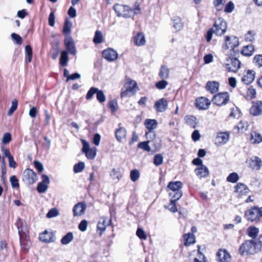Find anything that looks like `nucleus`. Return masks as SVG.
<instances>
[{
  "label": "nucleus",
  "instance_id": "nucleus-47",
  "mask_svg": "<svg viewBox=\"0 0 262 262\" xmlns=\"http://www.w3.org/2000/svg\"><path fill=\"white\" fill-rule=\"evenodd\" d=\"M255 32L254 31H249L245 36L246 41L249 42L253 41L255 39Z\"/></svg>",
  "mask_w": 262,
  "mask_h": 262
},
{
  "label": "nucleus",
  "instance_id": "nucleus-59",
  "mask_svg": "<svg viewBox=\"0 0 262 262\" xmlns=\"http://www.w3.org/2000/svg\"><path fill=\"white\" fill-rule=\"evenodd\" d=\"M10 181L13 188H18L19 187L18 181L16 176H13L11 177Z\"/></svg>",
  "mask_w": 262,
  "mask_h": 262
},
{
  "label": "nucleus",
  "instance_id": "nucleus-33",
  "mask_svg": "<svg viewBox=\"0 0 262 262\" xmlns=\"http://www.w3.org/2000/svg\"><path fill=\"white\" fill-rule=\"evenodd\" d=\"M116 137L118 141L120 142L126 136V131L123 127H120L115 132Z\"/></svg>",
  "mask_w": 262,
  "mask_h": 262
},
{
  "label": "nucleus",
  "instance_id": "nucleus-22",
  "mask_svg": "<svg viewBox=\"0 0 262 262\" xmlns=\"http://www.w3.org/2000/svg\"><path fill=\"white\" fill-rule=\"evenodd\" d=\"M220 83L216 81H208L206 84V89L211 94H214L218 92Z\"/></svg>",
  "mask_w": 262,
  "mask_h": 262
},
{
  "label": "nucleus",
  "instance_id": "nucleus-6",
  "mask_svg": "<svg viewBox=\"0 0 262 262\" xmlns=\"http://www.w3.org/2000/svg\"><path fill=\"white\" fill-rule=\"evenodd\" d=\"M81 141L83 145L82 151L85 154L88 159H94L96 156L97 148L95 147L90 148L89 143L84 139H81Z\"/></svg>",
  "mask_w": 262,
  "mask_h": 262
},
{
  "label": "nucleus",
  "instance_id": "nucleus-54",
  "mask_svg": "<svg viewBox=\"0 0 262 262\" xmlns=\"http://www.w3.org/2000/svg\"><path fill=\"white\" fill-rule=\"evenodd\" d=\"M136 235L141 239L145 240L147 238V236L145 231L141 228H138L137 229Z\"/></svg>",
  "mask_w": 262,
  "mask_h": 262
},
{
  "label": "nucleus",
  "instance_id": "nucleus-35",
  "mask_svg": "<svg viewBox=\"0 0 262 262\" xmlns=\"http://www.w3.org/2000/svg\"><path fill=\"white\" fill-rule=\"evenodd\" d=\"M169 70L165 65L161 67L159 75L162 79H167L169 77Z\"/></svg>",
  "mask_w": 262,
  "mask_h": 262
},
{
  "label": "nucleus",
  "instance_id": "nucleus-8",
  "mask_svg": "<svg viewBox=\"0 0 262 262\" xmlns=\"http://www.w3.org/2000/svg\"><path fill=\"white\" fill-rule=\"evenodd\" d=\"M37 180L36 173L30 169H26L23 174V181L27 185H31Z\"/></svg>",
  "mask_w": 262,
  "mask_h": 262
},
{
  "label": "nucleus",
  "instance_id": "nucleus-30",
  "mask_svg": "<svg viewBox=\"0 0 262 262\" xmlns=\"http://www.w3.org/2000/svg\"><path fill=\"white\" fill-rule=\"evenodd\" d=\"M183 184L180 181L170 182L168 185V188L170 189L172 192L182 191Z\"/></svg>",
  "mask_w": 262,
  "mask_h": 262
},
{
  "label": "nucleus",
  "instance_id": "nucleus-27",
  "mask_svg": "<svg viewBox=\"0 0 262 262\" xmlns=\"http://www.w3.org/2000/svg\"><path fill=\"white\" fill-rule=\"evenodd\" d=\"M54 235L53 233L47 231H44L39 235L40 240L45 243L52 242L54 241Z\"/></svg>",
  "mask_w": 262,
  "mask_h": 262
},
{
  "label": "nucleus",
  "instance_id": "nucleus-55",
  "mask_svg": "<svg viewBox=\"0 0 262 262\" xmlns=\"http://www.w3.org/2000/svg\"><path fill=\"white\" fill-rule=\"evenodd\" d=\"M168 84V83L167 81L165 80H162L157 82L156 84V86L158 89L163 90L166 88Z\"/></svg>",
  "mask_w": 262,
  "mask_h": 262
},
{
  "label": "nucleus",
  "instance_id": "nucleus-12",
  "mask_svg": "<svg viewBox=\"0 0 262 262\" xmlns=\"http://www.w3.org/2000/svg\"><path fill=\"white\" fill-rule=\"evenodd\" d=\"M76 52V48L74 40L71 36H67V63L69 60L68 54L75 56Z\"/></svg>",
  "mask_w": 262,
  "mask_h": 262
},
{
  "label": "nucleus",
  "instance_id": "nucleus-64",
  "mask_svg": "<svg viewBox=\"0 0 262 262\" xmlns=\"http://www.w3.org/2000/svg\"><path fill=\"white\" fill-rule=\"evenodd\" d=\"M34 164L35 168L37 169L39 172H41L43 171V166L40 162L38 161H35L34 162Z\"/></svg>",
  "mask_w": 262,
  "mask_h": 262
},
{
  "label": "nucleus",
  "instance_id": "nucleus-10",
  "mask_svg": "<svg viewBox=\"0 0 262 262\" xmlns=\"http://www.w3.org/2000/svg\"><path fill=\"white\" fill-rule=\"evenodd\" d=\"M245 217L247 221L253 222L259 220V216L257 206H254L245 212Z\"/></svg>",
  "mask_w": 262,
  "mask_h": 262
},
{
  "label": "nucleus",
  "instance_id": "nucleus-44",
  "mask_svg": "<svg viewBox=\"0 0 262 262\" xmlns=\"http://www.w3.org/2000/svg\"><path fill=\"white\" fill-rule=\"evenodd\" d=\"M163 162V157L160 154H157L154 157V163L157 166L161 165Z\"/></svg>",
  "mask_w": 262,
  "mask_h": 262
},
{
  "label": "nucleus",
  "instance_id": "nucleus-48",
  "mask_svg": "<svg viewBox=\"0 0 262 262\" xmlns=\"http://www.w3.org/2000/svg\"><path fill=\"white\" fill-rule=\"evenodd\" d=\"M248 124L246 121H240L239 123L236 126V128L238 131L243 132L246 130L248 129Z\"/></svg>",
  "mask_w": 262,
  "mask_h": 262
},
{
  "label": "nucleus",
  "instance_id": "nucleus-46",
  "mask_svg": "<svg viewBox=\"0 0 262 262\" xmlns=\"http://www.w3.org/2000/svg\"><path fill=\"white\" fill-rule=\"evenodd\" d=\"M85 167V164L83 162H79L74 166V171L75 173H79L83 171Z\"/></svg>",
  "mask_w": 262,
  "mask_h": 262
},
{
  "label": "nucleus",
  "instance_id": "nucleus-11",
  "mask_svg": "<svg viewBox=\"0 0 262 262\" xmlns=\"http://www.w3.org/2000/svg\"><path fill=\"white\" fill-rule=\"evenodd\" d=\"M239 45L238 39L237 37L234 36H227L225 39V43L223 46V48L225 49H234L237 47Z\"/></svg>",
  "mask_w": 262,
  "mask_h": 262
},
{
  "label": "nucleus",
  "instance_id": "nucleus-24",
  "mask_svg": "<svg viewBox=\"0 0 262 262\" xmlns=\"http://www.w3.org/2000/svg\"><path fill=\"white\" fill-rule=\"evenodd\" d=\"M134 43L137 46H143L145 44L146 40L144 34L142 32H138L133 37Z\"/></svg>",
  "mask_w": 262,
  "mask_h": 262
},
{
  "label": "nucleus",
  "instance_id": "nucleus-37",
  "mask_svg": "<svg viewBox=\"0 0 262 262\" xmlns=\"http://www.w3.org/2000/svg\"><path fill=\"white\" fill-rule=\"evenodd\" d=\"M254 50L253 46L251 45H247L243 48L242 51V54L245 56H250L253 54Z\"/></svg>",
  "mask_w": 262,
  "mask_h": 262
},
{
  "label": "nucleus",
  "instance_id": "nucleus-15",
  "mask_svg": "<svg viewBox=\"0 0 262 262\" xmlns=\"http://www.w3.org/2000/svg\"><path fill=\"white\" fill-rule=\"evenodd\" d=\"M42 181L38 184L37 190L39 193H45L48 188V185L50 183L49 177L46 174L41 176Z\"/></svg>",
  "mask_w": 262,
  "mask_h": 262
},
{
  "label": "nucleus",
  "instance_id": "nucleus-1",
  "mask_svg": "<svg viewBox=\"0 0 262 262\" xmlns=\"http://www.w3.org/2000/svg\"><path fill=\"white\" fill-rule=\"evenodd\" d=\"M260 250V246L254 241L247 240L240 246L238 252L241 255L254 254Z\"/></svg>",
  "mask_w": 262,
  "mask_h": 262
},
{
  "label": "nucleus",
  "instance_id": "nucleus-23",
  "mask_svg": "<svg viewBox=\"0 0 262 262\" xmlns=\"http://www.w3.org/2000/svg\"><path fill=\"white\" fill-rule=\"evenodd\" d=\"M167 101L165 98H161L158 101H157L155 104V108L159 112H164L167 107Z\"/></svg>",
  "mask_w": 262,
  "mask_h": 262
},
{
  "label": "nucleus",
  "instance_id": "nucleus-28",
  "mask_svg": "<svg viewBox=\"0 0 262 262\" xmlns=\"http://www.w3.org/2000/svg\"><path fill=\"white\" fill-rule=\"evenodd\" d=\"M235 192L238 193L240 195H244L248 193L249 189L247 186L243 183H238L235 187Z\"/></svg>",
  "mask_w": 262,
  "mask_h": 262
},
{
  "label": "nucleus",
  "instance_id": "nucleus-32",
  "mask_svg": "<svg viewBox=\"0 0 262 262\" xmlns=\"http://www.w3.org/2000/svg\"><path fill=\"white\" fill-rule=\"evenodd\" d=\"M110 176L115 182H119L122 177V174L119 169L113 168L110 172Z\"/></svg>",
  "mask_w": 262,
  "mask_h": 262
},
{
  "label": "nucleus",
  "instance_id": "nucleus-18",
  "mask_svg": "<svg viewBox=\"0 0 262 262\" xmlns=\"http://www.w3.org/2000/svg\"><path fill=\"white\" fill-rule=\"evenodd\" d=\"M103 57L107 60L113 61L118 58V54L116 51L112 49H107L102 52Z\"/></svg>",
  "mask_w": 262,
  "mask_h": 262
},
{
  "label": "nucleus",
  "instance_id": "nucleus-62",
  "mask_svg": "<svg viewBox=\"0 0 262 262\" xmlns=\"http://www.w3.org/2000/svg\"><path fill=\"white\" fill-rule=\"evenodd\" d=\"M109 106L112 112H115L117 108V102L116 100H111L109 103Z\"/></svg>",
  "mask_w": 262,
  "mask_h": 262
},
{
  "label": "nucleus",
  "instance_id": "nucleus-53",
  "mask_svg": "<svg viewBox=\"0 0 262 262\" xmlns=\"http://www.w3.org/2000/svg\"><path fill=\"white\" fill-rule=\"evenodd\" d=\"M25 51L28 61L30 62L32 58V50L31 46H27L25 48Z\"/></svg>",
  "mask_w": 262,
  "mask_h": 262
},
{
  "label": "nucleus",
  "instance_id": "nucleus-19",
  "mask_svg": "<svg viewBox=\"0 0 262 262\" xmlns=\"http://www.w3.org/2000/svg\"><path fill=\"white\" fill-rule=\"evenodd\" d=\"M231 66L229 63L225 64L226 68L229 72H236L241 68V62L236 58L231 59Z\"/></svg>",
  "mask_w": 262,
  "mask_h": 262
},
{
  "label": "nucleus",
  "instance_id": "nucleus-41",
  "mask_svg": "<svg viewBox=\"0 0 262 262\" xmlns=\"http://www.w3.org/2000/svg\"><path fill=\"white\" fill-rule=\"evenodd\" d=\"M103 41V37L102 32L97 30L95 32V36L93 38V41L95 43H101Z\"/></svg>",
  "mask_w": 262,
  "mask_h": 262
},
{
  "label": "nucleus",
  "instance_id": "nucleus-14",
  "mask_svg": "<svg viewBox=\"0 0 262 262\" xmlns=\"http://www.w3.org/2000/svg\"><path fill=\"white\" fill-rule=\"evenodd\" d=\"M111 220H108L106 217H101L97 224V229L100 231L99 235L101 236L102 234L105 231L106 227L110 225Z\"/></svg>",
  "mask_w": 262,
  "mask_h": 262
},
{
  "label": "nucleus",
  "instance_id": "nucleus-39",
  "mask_svg": "<svg viewBox=\"0 0 262 262\" xmlns=\"http://www.w3.org/2000/svg\"><path fill=\"white\" fill-rule=\"evenodd\" d=\"M169 195L171 196L170 202L171 203H176L178 200H179L182 196V191H176V192H171L169 193Z\"/></svg>",
  "mask_w": 262,
  "mask_h": 262
},
{
  "label": "nucleus",
  "instance_id": "nucleus-9",
  "mask_svg": "<svg viewBox=\"0 0 262 262\" xmlns=\"http://www.w3.org/2000/svg\"><path fill=\"white\" fill-rule=\"evenodd\" d=\"M248 167L252 170H259L262 167V161L257 156H253L246 161Z\"/></svg>",
  "mask_w": 262,
  "mask_h": 262
},
{
  "label": "nucleus",
  "instance_id": "nucleus-63",
  "mask_svg": "<svg viewBox=\"0 0 262 262\" xmlns=\"http://www.w3.org/2000/svg\"><path fill=\"white\" fill-rule=\"evenodd\" d=\"M55 14L53 12H51L49 17V24L50 26L53 27L55 25Z\"/></svg>",
  "mask_w": 262,
  "mask_h": 262
},
{
  "label": "nucleus",
  "instance_id": "nucleus-5",
  "mask_svg": "<svg viewBox=\"0 0 262 262\" xmlns=\"http://www.w3.org/2000/svg\"><path fill=\"white\" fill-rule=\"evenodd\" d=\"M16 224L18 232L19 235L20 244L21 246L23 247V239L24 238H27V236L29 232L28 228L26 225V223L23 222V221L20 219L17 220Z\"/></svg>",
  "mask_w": 262,
  "mask_h": 262
},
{
  "label": "nucleus",
  "instance_id": "nucleus-49",
  "mask_svg": "<svg viewBox=\"0 0 262 262\" xmlns=\"http://www.w3.org/2000/svg\"><path fill=\"white\" fill-rule=\"evenodd\" d=\"M145 136L147 140L150 141V143H152V141L156 138V134L154 130H148L146 132Z\"/></svg>",
  "mask_w": 262,
  "mask_h": 262
},
{
  "label": "nucleus",
  "instance_id": "nucleus-45",
  "mask_svg": "<svg viewBox=\"0 0 262 262\" xmlns=\"http://www.w3.org/2000/svg\"><path fill=\"white\" fill-rule=\"evenodd\" d=\"M140 177L139 171L136 169L130 171V178L133 182L137 181Z\"/></svg>",
  "mask_w": 262,
  "mask_h": 262
},
{
  "label": "nucleus",
  "instance_id": "nucleus-26",
  "mask_svg": "<svg viewBox=\"0 0 262 262\" xmlns=\"http://www.w3.org/2000/svg\"><path fill=\"white\" fill-rule=\"evenodd\" d=\"M229 139V134L227 132L218 133L216 137V144H226Z\"/></svg>",
  "mask_w": 262,
  "mask_h": 262
},
{
  "label": "nucleus",
  "instance_id": "nucleus-61",
  "mask_svg": "<svg viewBox=\"0 0 262 262\" xmlns=\"http://www.w3.org/2000/svg\"><path fill=\"white\" fill-rule=\"evenodd\" d=\"M253 60H254V62L259 67H262V55H256L254 57Z\"/></svg>",
  "mask_w": 262,
  "mask_h": 262
},
{
  "label": "nucleus",
  "instance_id": "nucleus-3",
  "mask_svg": "<svg viewBox=\"0 0 262 262\" xmlns=\"http://www.w3.org/2000/svg\"><path fill=\"white\" fill-rule=\"evenodd\" d=\"M124 87L125 90L121 92V97H130L135 94L137 88V84L134 80H130L125 84Z\"/></svg>",
  "mask_w": 262,
  "mask_h": 262
},
{
  "label": "nucleus",
  "instance_id": "nucleus-13",
  "mask_svg": "<svg viewBox=\"0 0 262 262\" xmlns=\"http://www.w3.org/2000/svg\"><path fill=\"white\" fill-rule=\"evenodd\" d=\"M216 260L218 262H230L231 257L225 249H219L216 253Z\"/></svg>",
  "mask_w": 262,
  "mask_h": 262
},
{
  "label": "nucleus",
  "instance_id": "nucleus-31",
  "mask_svg": "<svg viewBox=\"0 0 262 262\" xmlns=\"http://www.w3.org/2000/svg\"><path fill=\"white\" fill-rule=\"evenodd\" d=\"M144 124L148 130H154L157 127L158 122L155 119H147Z\"/></svg>",
  "mask_w": 262,
  "mask_h": 262
},
{
  "label": "nucleus",
  "instance_id": "nucleus-52",
  "mask_svg": "<svg viewBox=\"0 0 262 262\" xmlns=\"http://www.w3.org/2000/svg\"><path fill=\"white\" fill-rule=\"evenodd\" d=\"M96 97H97V100L100 103H103L106 100L105 96L104 93L103 92V91L101 90H98L97 94H96Z\"/></svg>",
  "mask_w": 262,
  "mask_h": 262
},
{
  "label": "nucleus",
  "instance_id": "nucleus-36",
  "mask_svg": "<svg viewBox=\"0 0 262 262\" xmlns=\"http://www.w3.org/2000/svg\"><path fill=\"white\" fill-rule=\"evenodd\" d=\"M185 243L186 246H189L190 244H194L195 243V237L192 233H187L184 235Z\"/></svg>",
  "mask_w": 262,
  "mask_h": 262
},
{
  "label": "nucleus",
  "instance_id": "nucleus-4",
  "mask_svg": "<svg viewBox=\"0 0 262 262\" xmlns=\"http://www.w3.org/2000/svg\"><path fill=\"white\" fill-rule=\"evenodd\" d=\"M214 33L217 36L223 35L227 30L226 22L222 18H219L215 21L212 28H211Z\"/></svg>",
  "mask_w": 262,
  "mask_h": 262
},
{
  "label": "nucleus",
  "instance_id": "nucleus-51",
  "mask_svg": "<svg viewBox=\"0 0 262 262\" xmlns=\"http://www.w3.org/2000/svg\"><path fill=\"white\" fill-rule=\"evenodd\" d=\"M98 89L95 87H92L88 92L86 95V99L87 100L91 99L94 94H96Z\"/></svg>",
  "mask_w": 262,
  "mask_h": 262
},
{
  "label": "nucleus",
  "instance_id": "nucleus-38",
  "mask_svg": "<svg viewBox=\"0 0 262 262\" xmlns=\"http://www.w3.org/2000/svg\"><path fill=\"white\" fill-rule=\"evenodd\" d=\"M186 122L191 127L194 128L197 124L196 118L193 116H187L185 117Z\"/></svg>",
  "mask_w": 262,
  "mask_h": 262
},
{
  "label": "nucleus",
  "instance_id": "nucleus-57",
  "mask_svg": "<svg viewBox=\"0 0 262 262\" xmlns=\"http://www.w3.org/2000/svg\"><path fill=\"white\" fill-rule=\"evenodd\" d=\"M59 214L58 211L56 208H52L49 210L48 213L47 214V217L48 218H52L57 216Z\"/></svg>",
  "mask_w": 262,
  "mask_h": 262
},
{
  "label": "nucleus",
  "instance_id": "nucleus-58",
  "mask_svg": "<svg viewBox=\"0 0 262 262\" xmlns=\"http://www.w3.org/2000/svg\"><path fill=\"white\" fill-rule=\"evenodd\" d=\"M88 225V221L85 220H83L79 224L78 228L80 231L84 232L87 229Z\"/></svg>",
  "mask_w": 262,
  "mask_h": 262
},
{
  "label": "nucleus",
  "instance_id": "nucleus-60",
  "mask_svg": "<svg viewBox=\"0 0 262 262\" xmlns=\"http://www.w3.org/2000/svg\"><path fill=\"white\" fill-rule=\"evenodd\" d=\"M234 8V4L232 2H229L225 6V11L227 13H231Z\"/></svg>",
  "mask_w": 262,
  "mask_h": 262
},
{
  "label": "nucleus",
  "instance_id": "nucleus-29",
  "mask_svg": "<svg viewBox=\"0 0 262 262\" xmlns=\"http://www.w3.org/2000/svg\"><path fill=\"white\" fill-rule=\"evenodd\" d=\"M250 140L252 144H258L262 142V136L256 132H252Z\"/></svg>",
  "mask_w": 262,
  "mask_h": 262
},
{
  "label": "nucleus",
  "instance_id": "nucleus-21",
  "mask_svg": "<svg viewBox=\"0 0 262 262\" xmlns=\"http://www.w3.org/2000/svg\"><path fill=\"white\" fill-rule=\"evenodd\" d=\"M255 78V72L253 71H248L245 72L242 78V82L245 84L251 83Z\"/></svg>",
  "mask_w": 262,
  "mask_h": 262
},
{
  "label": "nucleus",
  "instance_id": "nucleus-42",
  "mask_svg": "<svg viewBox=\"0 0 262 262\" xmlns=\"http://www.w3.org/2000/svg\"><path fill=\"white\" fill-rule=\"evenodd\" d=\"M149 143H150V140L140 142L138 145V147L146 151L149 152L151 151V148L149 145Z\"/></svg>",
  "mask_w": 262,
  "mask_h": 262
},
{
  "label": "nucleus",
  "instance_id": "nucleus-43",
  "mask_svg": "<svg viewBox=\"0 0 262 262\" xmlns=\"http://www.w3.org/2000/svg\"><path fill=\"white\" fill-rule=\"evenodd\" d=\"M239 180L238 174L236 172H232L230 173L227 178V181L235 183Z\"/></svg>",
  "mask_w": 262,
  "mask_h": 262
},
{
  "label": "nucleus",
  "instance_id": "nucleus-50",
  "mask_svg": "<svg viewBox=\"0 0 262 262\" xmlns=\"http://www.w3.org/2000/svg\"><path fill=\"white\" fill-rule=\"evenodd\" d=\"M18 105L17 100L15 99H13L12 101V104L10 108L8 113L9 116H11L14 113V112L17 109Z\"/></svg>",
  "mask_w": 262,
  "mask_h": 262
},
{
  "label": "nucleus",
  "instance_id": "nucleus-25",
  "mask_svg": "<svg viewBox=\"0 0 262 262\" xmlns=\"http://www.w3.org/2000/svg\"><path fill=\"white\" fill-rule=\"evenodd\" d=\"M196 175L200 178H206L209 173L208 168L205 165H202L201 167H198L195 169Z\"/></svg>",
  "mask_w": 262,
  "mask_h": 262
},
{
  "label": "nucleus",
  "instance_id": "nucleus-2",
  "mask_svg": "<svg viewBox=\"0 0 262 262\" xmlns=\"http://www.w3.org/2000/svg\"><path fill=\"white\" fill-rule=\"evenodd\" d=\"M114 9L119 17H129L133 14H137L139 11L138 7L134 9V12L128 6L117 4L114 6Z\"/></svg>",
  "mask_w": 262,
  "mask_h": 262
},
{
  "label": "nucleus",
  "instance_id": "nucleus-56",
  "mask_svg": "<svg viewBox=\"0 0 262 262\" xmlns=\"http://www.w3.org/2000/svg\"><path fill=\"white\" fill-rule=\"evenodd\" d=\"M68 71L67 70V81L69 80H74L80 78L81 75L78 73H75L71 75H68Z\"/></svg>",
  "mask_w": 262,
  "mask_h": 262
},
{
  "label": "nucleus",
  "instance_id": "nucleus-20",
  "mask_svg": "<svg viewBox=\"0 0 262 262\" xmlns=\"http://www.w3.org/2000/svg\"><path fill=\"white\" fill-rule=\"evenodd\" d=\"M210 101L205 97H201L196 100V107L200 110H206L210 105Z\"/></svg>",
  "mask_w": 262,
  "mask_h": 262
},
{
  "label": "nucleus",
  "instance_id": "nucleus-16",
  "mask_svg": "<svg viewBox=\"0 0 262 262\" xmlns=\"http://www.w3.org/2000/svg\"><path fill=\"white\" fill-rule=\"evenodd\" d=\"M250 113L254 116H259L262 114V101H257L253 102L252 105L250 109Z\"/></svg>",
  "mask_w": 262,
  "mask_h": 262
},
{
  "label": "nucleus",
  "instance_id": "nucleus-7",
  "mask_svg": "<svg viewBox=\"0 0 262 262\" xmlns=\"http://www.w3.org/2000/svg\"><path fill=\"white\" fill-rule=\"evenodd\" d=\"M229 100V94L227 92L219 93L214 95L212 100L213 103L218 106L226 104Z\"/></svg>",
  "mask_w": 262,
  "mask_h": 262
},
{
  "label": "nucleus",
  "instance_id": "nucleus-17",
  "mask_svg": "<svg viewBox=\"0 0 262 262\" xmlns=\"http://www.w3.org/2000/svg\"><path fill=\"white\" fill-rule=\"evenodd\" d=\"M86 208V204L84 202H80L74 206L73 209L74 216H79L83 214Z\"/></svg>",
  "mask_w": 262,
  "mask_h": 262
},
{
  "label": "nucleus",
  "instance_id": "nucleus-40",
  "mask_svg": "<svg viewBox=\"0 0 262 262\" xmlns=\"http://www.w3.org/2000/svg\"><path fill=\"white\" fill-rule=\"evenodd\" d=\"M173 27L177 30H181L183 27V24L179 17H176L173 19Z\"/></svg>",
  "mask_w": 262,
  "mask_h": 262
},
{
  "label": "nucleus",
  "instance_id": "nucleus-34",
  "mask_svg": "<svg viewBox=\"0 0 262 262\" xmlns=\"http://www.w3.org/2000/svg\"><path fill=\"white\" fill-rule=\"evenodd\" d=\"M258 232V228L253 226H250L247 229V234L252 238H255L257 236Z\"/></svg>",
  "mask_w": 262,
  "mask_h": 262
}]
</instances>
